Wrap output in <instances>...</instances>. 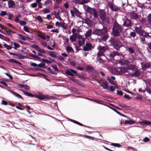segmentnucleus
I'll return each mask as SVG.
<instances>
[{"label": "nucleus", "mask_w": 151, "mask_h": 151, "mask_svg": "<svg viewBox=\"0 0 151 151\" xmlns=\"http://www.w3.org/2000/svg\"><path fill=\"white\" fill-rule=\"evenodd\" d=\"M3 45L8 50L11 49L12 47L11 45H7L6 44L4 43Z\"/></svg>", "instance_id": "obj_47"}, {"label": "nucleus", "mask_w": 151, "mask_h": 151, "mask_svg": "<svg viewBox=\"0 0 151 151\" xmlns=\"http://www.w3.org/2000/svg\"><path fill=\"white\" fill-rule=\"evenodd\" d=\"M112 33L114 37H117L119 39L122 37L121 33L123 30L122 26L120 25L116 21L114 22L112 28Z\"/></svg>", "instance_id": "obj_2"}, {"label": "nucleus", "mask_w": 151, "mask_h": 151, "mask_svg": "<svg viewBox=\"0 0 151 151\" xmlns=\"http://www.w3.org/2000/svg\"><path fill=\"white\" fill-rule=\"evenodd\" d=\"M29 57H31L33 58H36L38 61H40V57L36 55H34L32 54H29Z\"/></svg>", "instance_id": "obj_27"}, {"label": "nucleus", "mask_w": 151, "mask_h": 151, "mask_svg": "<svg viewBox=\"0 0 151 151\" xmlns=\"http://www.w3.org/2000/svg\"><path fill=\"white\" fill-rule=\"evenodd\" d=\"M111 109H112L113 110H114V111H115V112H116V113H117L118 114H119L120 115L122 116H124L123 114L117 111L116 109L112 108L110 106H109Z\"/></svg>", "instance_id": "obj_44"}, {"label": "nucleus", "mask_w": 151, "mask_h": 151, "mask_svg": "<svg viewBox=\"0 0 151 151\" xmlns=\"http://www.w3.org/2000/svg\"><path fill=\"white\" fill-rule=\"evenodd\" d=\"M45 65V63H40L39 64H38L37 66L40 68H45L46 67H44Z\"/></svg>", "instance_id": "obj_48"}, {"label": "nucleus", "mask_w": 151, "mask_h": 151, "mask_svg": "<svg viewBox=\"0 0 151 151\" xmlns=\"http://www.w3.org/2000/svg\"><path fill=\"white\" fill-rule=\"evenodd\" d=\"M65 24L64 22H61L60 26L62 27L64 29H66L67 28V27L65 25Z\"/></svg>", "instance_id": "obj_43"}, {"label": "nucleus", "mask_w": 151, "mask_h": 151, "mask_svg": "<svg viewBox=\"0 0 151 151\" xmlns=\"http://www.w3.org/2000/svg\"><path fill=\"white\" fill-rule=\"evenodd\" d=\"M99 16L102 22H104V21L106 20V13L104 9H99Z\"/></svg>", "instance_id": "obj_9"}, {"label": "nucleus", "mask_w": 151, "mask_h": 151, "mask_svg": "<svg viewBox=\"0 0 151 151\" xmlns=\"http://www.w3.org/2000/svg\"><path fill=\"white\" fill-rule=\"evenodd\" d=\"M7 12L6 11H1L0 15L1 16L3 17L5 15H7Z\"/></svg>", "instance_id": "obj_49"}, {"label": "nucleus", "mask_w": 151, "mask_h": 151, "mask_svg": "<svg viewBox=\"0 0 151 151\" xmlns=\"http://www.w3.org/2000/svg\"><path fill=\"white\" fill-rule=\"evenodd\" d=\"M49 55L53 58L57 57V56L55 54V52L54 51H50L49 52Z\"/></svg>", "instance_id": "obj_29"}, {"label": "nucleus", "mask_w": 151, "mask_h": 151, "mask_svg": "<svg viewBox=\"0 0 151 151\" xmlns=\"http://www.w3.org/2000/svg\"><path fill=\"white\" fill-rule=\"evenodd\" d=\"M72 122H73L76 124H77L78 125H79L81 126H83L85 127V126L84 125H83V124H82L77 121L74 120H73Z\"/></svg>", "instance_id": "obj_53"}, {"label": "nucleus", "mask_w": 151, "mask_h": 151, "mask_svg": "<svg viewBox=\"0 0 151 151\" xmlns=\"http://www.w3.org/2000/svg\"><path fill=\"white\" fill-rule=\"evenodd\" d=\"M85 40L84 39H82L81 40H78V43L80 46H81L83 45H84L85 43Z\"/></svg>", "instance_id": "obj_38"}, {"label": "nucleus", "mask_w": 151, "mask_h": 151, "mask_svg": "<svg viewBox=\"0 0 151 151\" xmlns=\"http://www.w3.org/2000/svg\"><path fill=\"white\" fill-rule=\"evenodd\" d=\"M73 11L76 14V15L77 17L80 18H81V13L74 6L73 7Z\"/></svg>", "instance_id": "obj_16"}, {"label": "nucleus", "mask_w": 151, "mask_h": 151, "mask_svg": "<svg viewBox=\"0 0 151 151\" xmlns=\"http://www.w3.org/2000/svg\"><path fill=\"white\" fill-rule=\"evenodd\" d=\"M135 31L140 36L144 37L151 38V32L148 33L142 29L141 26L136 27L135 28Z\"/></svg>", "instance_id": "obj_4"}, {"label": "nucleus", "mask_w": 151, "mask_h": 151, "mask_svg": "<svg viewBox=\"0 0 151 151\" xmlns=\"http://www.w3.org/2000/svg\"><path fill=\"white\" fill-rule=\"evenodd\" d=\"M128 50L130 53H131L132 54H133L134 52V49L132 47H128Z\"/></svg>", "instance_id": "obj_40"}, {"label": "nucleus", "mask_w": 151, "mask_h": 151, "mask_svg": "<svg viewBox=\"0 0 151 151\" xmlns=\"http://www.w3.org/2000/svg\"><path fill=\"white\" fill-rule=\"evenodd\" d=\"M70 39L72 42H75L76 40V37L74 35L70 36Z\"/></svg>", "instance_id": "obj_34"}, {"label": "nucleus", "mask_w": 151, "mask_h": 151, "mask_svg": "<svg viewBox=\"0 0 151 151\" xmlns=\"http://www.w3.org/2000/svg\"><path fill=\"white\" fill-rule=\"evenodd\" d=\"M1 104L2 105H7L8 104V102L6 101L2 100L1 101Z\"/></svg>", "instance_id": "obj_63"}, {"label": "nucleus", "mask_w": 151, "mask_h": 151, "mask_svg": "<svg viewBox=\"0 0 151 151\" xmlns=\"http://www.w3.org/2000/svg\"><path fill=\"white\" fill-rule=\"evenodd\" d=\"M47 69L51 73H52L53 74H54V75H57V73L55 72H54L52 71V70L51 69V68H50L48 67L47 68Z\"/></svg>", "instance_id": "obj_55"}, {"label": "nucleus", "mask_w": 151, "mask_h": 151, "mask_svg": "<svg viewBox=\"0 0 151 151\" xmlns=\"http://www.w3.org/2000/svg\"><path fill=\"white\" fill-rule=\"evenodd\" d=\"M86 70L87 71H92L93 70L94 68L91 65H88L87 67Z\"/></svg>", "instance_id": "obj_37"}, {"label": "nucleus", "mask_w": 151, "mask_h": 151, "mask_svg": "<svg viewBox=\"0 0 151 151\" xmlns=\"http://www.w3.org/2000/svg\"><path fill=\"white\" fill-rule=\"evenodd\" d=\"M92 32V30L91 29H89L88 31L86 32L85 36L86 38H88L90 37L91 35V33Z\"/></svg>", "instance_id": "obj_20"}, {"label": "nucleus", "mask_w": 151, "mask_h": 151, "mask_svg": "<svg viewBox=\"0 0 151 151\" xmlns=\"http://www.w3.org/2000/svg\"><path fill=\"white\" fill-rule=\"evenodd\" d=\"M34 140V138L31 135L29 134V141L32 142L33 140Z\"/></svg>", "instance_id": "obj_64"}, {"label": "nucleus", "mask_w": 151, "mask_h": 151, "mask_svg": "<svg viewBox=\"0 0 151 151\" xmlns=\"http://www.w3.org/2000/svg\"><path fill=\"white\" fill-rule=\"evenodd\" d=\"M125 123L126 124H132L135 123V122L132 120H125Z\"/></svg>", "instance_id": "obj_30"}, {"label": "nucleus", "mask_w": 151, "mask_h": 151, "mask_svg": "<svg viewBox=\"0 0 151 151\" xmlns=\"http://www.w3.org/2000/svg\"><path fill=\"white\" fill-rule=\"evenodd\" d=\"M108 83L106 81L103 83V84L101 86L104 89H107L108 88Z\"/></svg>", "instance_id": "obj_22"}, {"label": "nucleus", "mask_w": 151, "mask_h": 151, "mask_svg": "<svg viewBox=\"0 0 151 151\" xmlns=\"http://www.w3.org/2000/svg\"><path fill=\"white\" fill-rule=\"evenodd\" d=\"M129 15L130 18L133 20H136L138 18V15L134 12L130 13Z\"/></svg>", "instance_id": "obj_13"}, {"label": "nucleus", "mask_w": 151, "mask_h": 151, "mask_svg": "<svg viewBox=\"0 0 151 151\" xmlns=\"http://www.w3.org/2000/svg\"><path fill=\"white\" fill-rule=\"evenodd\" d=\"M51 0H46L43 4V5L46 6L48 5L50 2Z\"/></svg>", "instance_id": "obj_51"}, {"label": "nucleus", "mask_w": 151, "mask_h": 151, "mask_svg": "<svg viewBox=\"0 0 151 151\" xmlns=\"http://www.w3.org/2000/svg\"><path fill=\"white\" fill-rule=\"evenodd\" d=\"M107 5L113 11L117 12L119 10L121 9L120 7L117 6L112 2H108Z\"/></svg>", "instance_id": "obj_10"}, {"label": "nucleus", "mask_w": 151, "mask_h": 151, "mask_svg": "<svg viewBox=\"0 0 151 151\" xmlns=\"http://www.w3.org/2000/svg\"><path fill=\"white\" fill-rule=\"evenodd\" d=\"M19 24L20 25L23 26L25 25L26 24L25 21H20Z\"/></svg>", "instance_id": "obj_61"}, {"label": "nucleus", "mask_w": 151, "mask_h": 151, "mask_svg": "<svg viewBox=\"0 0 151 151\" xmlns=\"http://www.w3.org/2000/svg\"><path fill=\"white\" fill-rule=\"evenodd\" d=\"M111 145L112 146H114V147H119L121 145L119 143H112L111 144Z\"/></svg>", "instance_id": "obj_45"}, {"label": "nucleus", "mask_w": 151, "mask_h": 151, "mask_svg": "<svg viewBox=\"0 0 151 151\" xmlns=\"http://www.w3.org/2000/svg\"><path fill=\"white\" fill-rule=\"evenodd\" d=\"M139 123L140 124L142 123L145 125H151V122L146 120H143L142 121V122H140Z\"/></svg>", "instance_id": "obj_28"}, {"label": "nucleus", "mask_w": 151, "mask_h": 151, "mask_svg": "<svg viewBox=\"0 0 151 151\" xmlns=\"http://www.w3.org/2000/svg\"><path fill=\"white\" fill-rule=\"evenodd\" d=\"M119 63L122 65H124V64H127L128 63V61L127 60H119Z\"/></svg>", "instance_id": "obj_31"}, {"label": "nucleus", "mask_w": 151, "mask_h": 151, "mask_svg": "<svg viewBox=\"0 0 151 151\" xmlns=\"http://www.w3.org/2000/svg\"><path fill=\"white\" fill-rule=\"evenodd\" d=\"M41 60H42V61L43 63H45L47 64H49V63L50 64V63H52L51 61L50 60H47L44 59V58H42Z\"/></svg>", "instance_id": "obj_39"}, {"label": "nucleus", "mask_w": 151, "mask_h": 151, "mask_svg": "<svg viewBox=\"0 0 151 151\" xmlns=\"http://www.w3.org/2000/svg\"><path fill=\"white\" fill-rule=\"evenodd\" d=\"M19 36L20 38L24 40H26V38H28V37H24L22 36V35L21 34H19Z\"/></svg>", "instance_id": "obj_50"}, {"label": "nucleus", "mask_w": 151, "mask_h": 151, "mask_svg": "<svg viewBox=\"0 0 151 151\" xmlns=\"http://www.w3.org/2000/svg\"><path fill=\"white\" fill-rule=\"evenodd\" d=\"M72 122H73L76 124H77L78 125H79L81 126H83L85 127V126L84 125H83V124H82L77 121L74 120H73Z\"/></svg>", "instance_id": "obj_52"}, {"label": "nucleus", "mask_w": 151, "mask_h": 151, "mask_svg": "<svg viewBox=\"0 0 151 151\" xmlns=\"http://www.w3.org/2000/svg\"><path fill=\"white\" fill-rule=\"evenodd\" d=\"M89 99L93 101L96 102V103H97L98 104H102L101 102H102V101L99 100H93V99Z\"/></svg>", "instance_id": "obj_56"}, {"label": "nucleus", "mask_w": 151, "mask_h": 151, "mask_svg": "<svg viewBox=\"0 0 151 151\" xmlns=\"http://www.w3.org/2000/svg\"><path fill=\"white\" fill-rule=\"evenodd\" d=\"M41 12H42L44 14H45L46 13H48L50 12V10L49 9L45 8L41 10Z\"/></svg>", "instance_id": "obj_36"}, {"label": "nucleus", "mask_w": 151, "mask_h": 151, "mask_svg": "<svg viewBox=\"0 0 151 151\" xmlns=\"http://www.w3.org/2000/svg\"><path fill=\"white\" fill-rule=\"evenodd\" d=\"M8 61L9 62H10V63H14L16 64H18L19 65H21L22 64V63H21L20 62H18V61H17L16 60H15V59H9L8 60Z\"/></svg>", "instance_id": "obj_24"}, {"label": "nucleus", "mask_w": 151, "mask_h": 151, "mask_svg": "<svg viewBox=\"0 0 151 151\" xmlns=\"http://www.w3.org/2000/svg\"><path fill=\"white\" fill-rule=\"evenodd\" d=\"M122 20L123 21V26L128 28L131 27L132 24V22L130 19H128L126 16H125L124 18L122 19Z\"/></svg>", "instance_id": "obj_8"}, {"label": "nucleus", "mask_w": 151, "mask_h": 151, "mask_svg": "<svg viewBox=\"0 0 151 151\" xmlns=\"http://www.w3.org/2000/svg\"><path fill=\"white\" fill-rule=\"evenodd\" d=\"M52 67L54 69L55 71L58 72L59 71V70L58 69L56 65H52Z\"/></svg>", "instance_id": "obj_60"}, {"label": "nucleus", "mask_w": 151, "mask_h": 151, "mask_svg": "<svg viewBox=\"0 0 151 151\" xmlns=\"http://www.w3.org/2000/svg\"><path fill=\"white\" fill-rule=\"evenodd\" d=\"M72 69H67L65 72V73L68 75L70 76H74L73 74L72 73Z\"/></svg>", "instance_id": "obj_21"}, {"label": "nucleus", "mask_w": 151, "mask_h": 151, "mask_svg": "<svg viewBox=\"0 0 151 151\" xmlns=\"http://www.w3.org/2000/svg\"><path fill=\"white\" fill-rule=\"evenodd\" d=\"M118 105L119 106L124 108L126 110L129 109L130 107L129 106H127L123 103L119 104Z\"/></svg>", "instance_id": "obj_25"}, {"label": "nucleus", "mask_w": 151, "mask_h": 151, "mask_svg": "<svg viewBox=\"0 0 151 151\" xmlns=\"http://www.w3.org/2000/svg\"><path fill=\"white\" fill-rule=\"evenodd\" d=\"M142 68L143 69H145L147 68H150L151 65L148 63L145 62H142L141 63Z\"/></svg>", "instance_id": "obj_18"}, {"label": "nucleus", "mask_w": 151, "mask_h": 151, "mask_svg": "<svg viewBox=\"0 0 151 151\" xmlns=\"http://www.w3.org/2000/svg\"><path fill=\"white\" fill-rule=\"evenodd\" d=\"M36 19L39 21L40 22H43V19L40 16H37L36 18Z\"/></svg>", "instance_id": "obj_58"}, {"label": "nucleus", "mask_w": 151, "mask_h": 151, "mask_svg": "<svg viewBox=\"0 0 151 151\" xmlns=\"http://www.w3.org/2000/svg\"><path fill=\"white\" fill-rule=\"evenodd\" d=\"M89 2L88 0H82L81 1L80 4H84L87 3Z\"/></svg>", "instance_id": "obj_57"}, {"label": "nucleus", "mask_w": 151, "mask_h": 151, "mask_svg": "<svg viewBox=\"0 0 151 151\" xmlns=\"http://www.w3.org/2000/svg\"><path fill=\"white\" fill-rule=\"evenodd\" d=\"M106 49L107 48L106 47L99 45L97 47V49L99 50V52L97 54V57L104 56V53L106 52Z\"/></svg>", "instance_id": "obj_7"}, {"label": "nucleus", "mask_w": 151, "mask_h": 151, "mask_svg": "<svg viewBox=\"0 0 151 151\" xmlns=\"http://www.w3.org/2000/svg\"><path fill=\"white\" fill-rule=\"evenodd\" d=\"M140 74L141 73L139 70H136L134 73L129 74L131 77H136L139 76Z\"/></svg>", "instance_id": "obj_15"}, {"label": "nucleus", "mask_w": 151, "mask_h": 151, "mask_svg": "<svg viewBox=\"0 0 151 151\" xmlns=\"http://www.w3.org/2000/svg\"><path fill=\"white\" fill-rule=\"evenodd\" d=\"M120 55V54L118 52L114 51L112 52H111L109 56L110 58H113L115 56L119 55Z\"/></svg>", "instance_id": "obj_17"}, {"label": "nucleus", "mask_w": 151, "mask_h": 151, "mask_svg": "<svg viewBox=\"0 0 151 151\" xmlns=\"http://www.w3.org/2000/svg\"><path fill=\"white\" fill-rule=\"evenodd\" d=\"M37 36L43 39V40H45L46 39V37L45 36L42 34L40 33L39 34H38L37 35Z\"/></svg>", "instance_id": "obj_35"}, {"label": "nucleus", "mask_w": 151, "mask_h": 151, "mask_svg": "<svg viewBox=\"0 0 151 151\" xmlns=\"http://www.w3.org/2000/svg\"><path fill=\"white\" fill-rule=\"evenodd\" d=\"M130 36L134 38L136 36V33L134 32H131L129 34Z\"/></svg>", "instance_id": "obj_46"}, {"label": "nucleus", "mask_w": 151, "mask_h": 151, "mask_svg": "<svg viewBox=\"0 0 151 151\" xmlns=\"http://www.w3.org/2000/svg\"><path fill=\"white\" fill-rule=\"evenodd\" d=\"M82 20L83 23H85L87 24L88 26H90L92 22L88 18H86L85 19L83 18H81Z\"/></svg>", "instance_id": "obj_14"}, {"label": "nucleus", "mask_w": 151, "mask_h": 151, "mask_svg": "<svg viewBox=\"0 0 151 151\" xmlns=\"http://www.w3.org/2000/svg\"><path fill=\"white\" fill-rule=\"evenodd\" d=\"M52 15H55V18L56 19H58L60 21H62V19L60 17L59 15L58 14H57V12L55 11H53L51 13Z\"/></svg>", "instance_id": "obj_19"}, {"label": "nucleus", "mask_w": 151, "mask_h": 151, "mask_svg": "<svg viewBox=\"0 0 151 151\" xmlns=\"http://www.w3.org/2000/svg\"><path fill=\"white\" fill-rule=\"evenodd\" d=\"M37 6V4L35 2L32 3L30 5V6L33 8L36 7Z\"/></svg>", "instance_id": "obj_59"}, {"label": "nucleus", "mask_w": 151, "mask_h": 151, "mask_svg": "<svg viewBox=\"0 0 151 151\" xmlns=\"http://www.w3.org/2000/svg\"><path fill=\"white\" fill-rule=\"evenodd\" d=\"M109 42L110 43V46H113L117 51L119 50V49L122 46V44L120 42L112 37Z\"/></svg>", "instance_id": "obj_5"}, {"label": "nucleus", "mask_w": 151, "mask_h": 151, "mask_svg": "<svg viewBox=\"0 0 151 151\" xmlns=\"http://www.w3.org/2000/svg\"><path fill=\"white\" fill-rule=\"evenodd\" d=\"M80 136H82V137H85L86 138L91 139H92V140H94V139H95V138H94L93 137H91V136H88V135H80Z\"/></svg>", "instance_id": "obj_33"}, {"label": "nucleus", "mask_w": 151, "mask_h": 151, "mask_svg": "<svg viewBox=\"0 0 151 151\" xmlns=\"http://www.w3.org/2000/svg\"><path fill=\"white\" fill-rule=\"evenodd\" d=\"M29 96L31 97H35L40 100L49 99L48 95H44L41 93H39L38 94L34 95L30 93H29Z\"/></svg>", "instance_id": "obj_6"}, {"label": "nucleus", "mask_w": 151, "mask_h": 151, "mask_svg": "<svg viewBox=\"0 0 151 151\" xmlns=\"http://www.w3.org/2000/svg\"><path fill=\"white\" fill-rule=\"evenodd\" d=\"M62 38H63V40H65V41H63L64 44H65L66 43H68V45H69V39L68 37H64V36H63Z\"/></svg>", "instance_id": "obj_32"}, {"label": "nucleus", "mask_w": 151, "mask_h": 151, "mask_svg": "<svg viewBox=\"0 0 151 151\" xmlns=\"http://www.w3.org/2000/svg\"><path fill=\"white\" fill-rule=\"evenodd\" d=\"M66 50L68 52H70L72 51H73V48L70 46H67L66 47Z\"/></svg>", "instance_id": "obj_41"}, {"label": "nucleus", "mask_w": 151, "mask_h": 151, "mask_svg": "<svg viewBox=\"0 0 151 151\" xmlns=\"http://www.w3.org/2000/svg\"><path fill=\"white\" fill-rule=\"evenodd\" d=\"M150 139L149 138L147 137H146L143 139V141L145 142H146L150 141Z\"/></svg>", "instance_id": "obj_62"}, {"label": "nucleus", "mask_w": 151, "mask_h": 151, "mask_svg": "<svg viewBox=\"0 0 151 151\" xmlns=\"http://www.w3.org/2000/svg\"><path fill=\"white\" fill-rule=\"evenodd\" d=\"M107 80L109 82L112 84L114 85H115V83H114V81L112 80L109 77H108L107 78Z\"/></svg>", "instance_id": "obj_54"}, {"label": "nucleus", "mask_w": 151, "mask_h": 151, "mask_svg": "<svg viewBox=\"0 0 151 151\" xmlns=\"http://www.w3.org/2000/svg\"><path fill=\"white\" fill-rule=\"evenodd\" d=\"M108 32V29L107 28L103 26V28L101 29L94 28L93 30V33L94 35L101 36V40L105 42L109 37Z\"/></svg>", "instance_id": "obj_1"}, {"label": "nucleus", "mask_w": 151, "mask_h": 151, "mask_svg": "<svg viewBox=\"0 0 151 151\" xmlns=\"http://www.w3.org/2000/svg\"><path fill=\"white\" fill-rule=\"evenodd\" d=\"M146 19L148 22L150 24H151V13L148 15Z\"/></svg>", "instance_id": "obj_42"}, {"label": "nucleus", "mask_w": 151, "mask_h": 151, "mask_svg": "<svg viewBox=\"0 0 151 151\" xmlns=\"http://www.w3.org/2000/svg\"><path fill=\"white\" fill-rule=\"evenodd\" d=\"M10 92L13 94L15 96L18 97L19 98L23 99L22 97L18 93H17L16 92H15L13 90H10Z\"/></svg>", "instance_id": "obj_26"}, {"label": "nucleus", "mask_w": 151, "mask_h": 151, "mask_svg": "<svg viewBox=\"0 0 151 151\" xmlns=\"http://www.w3.org/2000/svg\"><path fill=\"white\" fill-rule=\"evenodd\" d=\"M8 53L10 55H14L16 56L17 57H15V58H17L19 59H24V58L25 57H26L25 56L21 54H17L11 52H9Z\"/></svg>", "instance_id": "obj_12"}, {"label": "nucleus", "mask_w": 151, "mask_h": 151, "mask_svg": "<svg viewBox=\"0 0 151 151\" xmlns=\"http://www.w3.org/2000/svg\"><path fill=\"white\" fill-rule=\"evenodd\" d=\"M83 7L86 12L91 14V15H93L94 19H98V12L95 8H91L86 5H84Z\"/></svg>", "instance_id": "obj_3"}, {"label": "nucleus", "mask_w": 151, "mask_h": 151, "mask_svg": "<svg viewBox=\"0 0 151 151\" xmlns=\"http://www.w3.org/2000/svg\"><path fill=\"white\" fill-rule=\"evenodd\" d=\"M9 7V8H12L15 5L14 2L12 0H10L8 2Z\"/></svg>", "instance_id": "obj_23"}, {"label": "nucleus", "mask_w": 151, "mask_h": 151, "mask_svg": "<svg viewBox=\"0 0 151 151\" xmlns=\"http://www.w3.org/2000/svg\"><path fill=\"white\" fill-rule=\"evenodd\" d=\"M92 44L87 42L85 46L83 47V50L85 51H88L93 48Z\"/></svg>", "instance_id": "obj_11"}]
</instances>
